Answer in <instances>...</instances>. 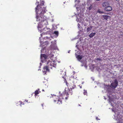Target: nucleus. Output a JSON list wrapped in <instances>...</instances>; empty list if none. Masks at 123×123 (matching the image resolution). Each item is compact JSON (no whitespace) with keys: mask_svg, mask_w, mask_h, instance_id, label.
Returning <instances> with one entry per match:
<instances>
[{"mask_svg":"<svg viewBox=\"0 0 123 123\" xmlns=\"http://www.w3.org/2000/svg\"><path fill=\"white\" fill-rule=\"evenodd\" d=\"M61 92H60V94H61V95H60V97L62 99H64L65 98L66 100H67L69 97L68 95H72V92H68L67 91H65V92L63 93H61Z\"/></svg>","mask_w":123,"mask_h":123,"instance_id":"f257e3e1","label":"nucleus"},{"mask_svg":"<svg viewBox=\"0 0 123 123\" xmlns=\"http://www.w3.org/2000/svg\"><path fill=\"white\" fill-rule=\"evenodd\" d=\"M36 11L37 14H43L45 12V8H36Z\"/></svg>","mask_w":123,"mask_h":123,"instance_id":"f03ea898","label":"nucleus"},{"mask_svg":"<svg viewBox=\"0 0 123 123\" xmlns=\"http://www.w3.org/2000/svg\"><path fill=\"white\" fill-rule=\"evenodd\" d=\"M45 2L43 1L40 0L39 2H38L37 1L36 4L37 5V7L36 8H46V7L44 6V3Z\"/></svg>","mask_w":123,"mask_h":123,"instance_id":"7ed1b4c3","label":"nucleus"},{"mask_svg":"<svg viewBox=\"0 0 123 123\" xmlns=\"http://www.w3.org/2000/svg\"><path fill=\"white\" fill-rule=\"evenodd\" d=\"M36 18L37 21L40 22L43 20L45 19L46 18V16H44L43 14H41L39 15L38 16H37Z\"/></svg>","mask_w":123,"mask_h":123,"instance_id":"20e7f679","label":"nucleus"},{"mask_svg":"<svg viewBox=\"0 0 123 123\" xmlns=\"http://www.w3.org/2000/svg\"><path fill=\"white\" fill-rule=\"evenodd\" d=\"M47 64L49 65L50 68H52V67H55L56 65V63L54 61L51 62L50 61H49L47 62Z\"/></svg>","mask_w":123,"mask_h":123,"instance_id":"39448f33","label":"nucleus"},{"mask_svg":"<svg viewBox=\"0 0 123 123\" xmlns=\"http://www.w3.org/2000/svg\"><path fill=\"white\" fill-rule=\"evenodd\" d=\"M66 85L68 87V91L70 92L69 89H70L72 90L73 89H74L75 87V86L73 84H71V83H68L67 82H66Z\"/></svg>","mask_w":123,"mask_h":123,"instance_id":"423d86ee","label":"nucleus"},{"mask_svg":"<svg viewBox=\"0 0 123 123\" xmlns=\"http://www.w3.org/2000/svg\"><path fill=\"white\" fill-rule=\"evenodd\" d=\"M118 84V81L117 80H114V82L111 83V84L110 87L111 88H115Z\"/></svg>","mask_w":123,"mask_h":123,"instance_id":"0eeeda50","label":"nucleus"},{"mask_svg":"<svg viewBox=\"0 0 123 123\" xmlns=\"http://www.w3.org/2000/svg\"><path fill=\"white\" fill-rule=\"evenodd\" d=\"M48 25V22L47 21L46 18L45 19L43 20L42 21L40 22V26H41L42 27V26H46V25ZM39 26H40V25H39Z\"/></svg>","mask_w":123,"mask_h":123,"instance_id":"6e6552de","label":"nucleus"},{"mask_svg":"<svg viewBox=\"0 0 123 123\" xmlns=\"http://www.w3.org/2000/svg\"><path fill=\"white\" fill-rule=\"evenodd\" d=\"M56 98H55L56 99H54V101L55 102H56V101H57V104H58L59 105L61 104H62V101L61 100V98H59L58 96H55Z\"/></svg>","mask_w":123,"mask_h":123,"instance_id":"1a4fd4ad","label":"nucleus"},{"mask_svg":"<svg viewBox=\"0 0 123 123\" xmlns=\"http://www.w3.org/2000/svg\"><path fill=\"white\" fill-rule=\"evenodd\" d=\"M49 68H49L48 65V66H44L42 70L43 72L45 73V74H46V72L49 71Z\"/></svg>","mask_w":123,"mask_h":123,"instance_id":"9d476101","label":"nucleus"},{"mask_svg":"<svg viewBox=\"0 0 123 123\" xmlns=\"http://www.w3.org/2000/svg\"><path fill=\"white\" fill-rule=\"evenodd\" d=\"M108 3L106 2H104L102 4L103 6L105 7V8H108V7L111 8V6H108Z\"/></svg>","mask_w":123,"mask_h":123,"instance_id":"9b49d317","label":"nucleus"},{"mask_svg":"<svg viewBox=\"0 0 123 123\" xmlns=\"http://www.w3.org/2000/svg\"><path fill=\"white\" fill-rule=\"evenodd\" d=\"M103 17L105 19L107 20L108 18H110V17L109 16L106 15H103Z\"/></svg>","mask_w":123,"mask_h":123,"instance_id":"f8f14e48","label":"nucleus"},{"mask_svg":"<svg viewBox=\"0 0 123 123\" xmlns=\"http://www.w3.org/2000/svg\"><path fill=\"white\" fill-rule=\"evenodd\" d=\"M93 28V26H90L89 27H88L87 28V32H88L90 31Z\"/></svg>","mask_w":123,"mask_h":123,"instance_id":"ddd939ff","label":"nucleus"},{"mask_svg":"<svg viewBox=\"0 0 123 123\" xmlns=\"http://www.w3.org/2000/svg\"><path fill=\"white\" fill-rule=\"evenodd\" d=\"M78 60L79 61H80L82 58V57L81 55H78L77 57Z\"/></svg>","mask_w":123,"mask_h":123,"instance_id":"4468645a","label":"nucleus"},{"mask_svg":"<svg viewBox=\"0 0 123 123\" xmlns=\"http://www.w3.org/2000/svg\"><path fill=\"white\" fill-rule=\"evenodd\" d=\"M96 33H91V34H90L89 35V37L91 38L93 37L94 36Z\"/></svg>","mask_w":123,"mask_h":123,"instance_id":"2eb2a0df","label":"nucleus"},{"mask_svg":"<svg viewBox=\"0 0 123 123\" xmlns=\"http://www.w3.org/2000/svg\"><path fill=\"white\" fill-rule=\"evenodd\" d=\"M39 90H36V91H35L34 94L35 95V96H37V94H39Z\"/></svg>","mask_w":123,"mask_h":123,"instance_id":"dca6fc26","label":"nucleus"},{"mask_svg":"<svg viewBox=\"0 0 123 123\" xmlns=\"http://www.w3.org/2000/svg\"><path fill=\"white\" fill-rule=\"evenodd\" d=\"M42 56L44 57L45 59H46L47 58V56L45 54H43Z\"/></svg>","mask_w":123,"mask_h":123,"instance_id":"f3484780","label":"nucleus"},{"mask_svg":"<svg viewBox=\"0 0 123 123\" xmlns=\"http://www.w3.org/2000/svg\"><path fill=\"white\" fill-rule=\"evenodd\" d=\"M112 8H110L109 9H108L107 8H105L104 10L107 11H110L112 10Z\"/></svg>","mask_w":123,"mask_h":123,"instance_id":"a211bd4d","label":"nucleus"},{"mask_svg":"<svg viewBox=\"0 0 123 123\" xmlns=\"http://www.w3.org/2000/svg\"><path fill=\"white\" fill-rule=\"evenodd\" d=\"M98 12L100 13H104V12L102 11H100L99 9L98 10Z\"/></svg>","mask_w":123,"mask_h":123,"instance_id":"6ab92c4d","label":"nucleus"},{"mask_svg":"<svg viewBox=\"0 0 123 123\" xmlns=\"http://www.w3.org/2000/svg\"><path fill=\"white\" fill-rule=\"evenodd\" d=\"M84 94L85 95H86L87 94V91L86 90H84L83 92Z\"/></svg>","mask_w":123,"mask_h":123,"instance_id":"aec40b11","label":"nucleus"},{"mask_svg":"<svg viewBox=\"0 0 123 123\" xmlns=\"http://www.w3.org/2000/svg\"><path fill=\"white\" fill-rule=\"evenodd\" d=\"M54 33L56 34V35H58V32L57 31H54Z\"/></svg>","mask_w":123,"mask_h":123,"instance_id":"412c9836","label":"nucleus"},{"mask_svg":"<svg viewBox=\"0 0 123 123\" xmlns=\"http://www.w3.org/2000/svg\"><path fill=\"white\" fill-rule=\"evenodd\" d=\"M19 103H20V105H23L24 104V103L23 102H22L21 101H19Z\"/></svg>","mask_w":123,"mask_h":123,"instance_id":"4be33fe9","label":"nucleus"},{"mask_svg":"<svg viewBox=\"0 0 123 123\" xmlns=\"http://www.w3.org/2000/svg\"><path fill=\"white\" fill-rule=\"evenodd\" d=\"M96 120H99V119L98 118V117H96Z\"/></svg>","mask_w":123,"mask_h":123,"instance_id":"5701e85b","label":"nucleus"},{"mask_svg":"<svg viewBox=\"0 0 123 123\" xmlns=\"http://www.w3.org/2000/svg\"><path fill=\"white\" fill-rule=\"evenodd\" d=\"M97 60H101V59L100 58H98L97 59Z\"/></svg>","mask_w":123,"mask_h":123,"instance_id":"b1692460","label":"nucleus"},{"mask_svg":"<svg viewBox=\"0 0 123 123\" xmlns=\"http://www.w3.org/2000/svg\"><path fill=\"white\" fill-rule=\"evenodd\" d=\"M45 38H46V39H48V38H49L48 37H46Z\"/></svg>","mask_w":123,"mask_h":123,"instance_id":"393cba45","label":"nucleus"},{"mask_svg":"<svg viewBox=\"0 0 123 123\" xmlns=\"http://www.w3.org/2000/svg\"><path fill=\"white\" fill-rule=\"evenodd\" d=\"M43 104H42V107H43Z\"/></svg>","mask_w":123,"mask_h":123,"instance_id":"a878e982","label":"nucleus"},{"mask_svg":"<svg viewBox=\"0 0 123 123\" xmlns=\"http://www.w3.org/2000/svg\"><path fill=\"white\" fill-rule=\"evenodd\" d=\"M80 86V88H81L82 87H82V86Z\"/></svg>","mask_w":123,"mask_h":123,"instance_id":"bb28decb","label":"nucleus"},{"mask_svg":"<svg viewBox=\"0 0 123 123\" xmlns=\"http://www.w3.org/2000/svg\"><path fill=\"white\" fill-rule=\"evenodd\" d=\"M89 10H91V8H89Z\"/></svg>","mask_w":123,"mask_h":123,"instance_id":"cd10ccee","label":"nucleus"}]
</instances>
